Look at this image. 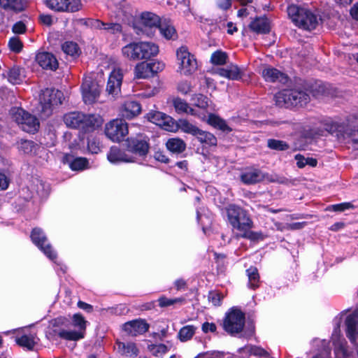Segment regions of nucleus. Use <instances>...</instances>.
Instances as JSON below:
<instances>
[{
  "instance_id": "5fc2aeb1",
  "label": "nucleus",
  "mask_w": 358,
  "mask_h": 358,
  "mask_svg": "<svg viewBox=\"0 0 358 358\" xmlns=\"http://www.w3.org/2000/svg\"><path fill=\"white\" fill-rule=\"evenodd\" d=\"M87 148L90 152L93 154H97L101 150V144L99 140L96 138H91L88 139Z\"/></svg>"
},
{
  "instance_id": "c9c22d12",
  "label": "nucleus",
  "mask_w": 358,
  "mask_h": 358,
  "mask_svg": "<svg viewBox=\"0 0 358 358\" xmlns=\"http://www.w3.org/2000/svg\"><path fill=\"white\" fill-rule=\"evenodd\" d=\"M178 127L185 133L192 134V136H196L198 133L199 128L196 126L190 123L188 120L185 119H180L178 123Z\"/></svg>"
},
{
  "instance_id": "4d7b16f0",
  "label": "nucleus",
  "mask_w": 358,
  "mask_h": 358,
  "mask_svg": "<svg viewBox=\"0 0 358 358\" xmlns=\"http://www.w3.org/2000/svg\"><path fill=\"white\" fill-rule=\"evenodd\" d=\"M355 208L354 205L350 202H345L332 206V209L334 211L343 212L348 209Z\"/></svg>"
},
{
  "instance_id": "ddd939ff",
  "label": "nucleus",
  "mask_w": 358,
  "mask_h": 358,
  "mask_svg": "<svg viewBox=\"0 0 358 358\" xmlns=\"http://www.w3.org/2000/svg\"><path fill=\"white\" fill-rule=\"evenodd\" d=\"M45 5L57 12H76L81 8L80 0H45Z\"/></svg>"
},
{
  "instance_id": "cd10ccee",
  "label": "nucleus",
  "mask_w": 358,
  "mask_h": 358,
  "mask_svg": "<svg viewBox=\"0 0 358 358\" xmlns=\"http://www.w3.org/2000/svg\"><path fill=\"white\" fill-rule=\"evenodd\" d=\"M161 34L168 40L172 39L174 40L177 38V33L176 29L173 25L170 22V21H167L166 20L163 21H160V25H159L158 28Z\"/></svg>"
},
{
  "instance_id": "2eb2a0df",
  "label": "nucleus",
  "mask_w": 358,
  "mask_h": 358,
  "mask_svg": "<svg viewBox=\"0 0 358 358\" xmlns=\"http://www.w3.org/2000/svg\"><path fill=\"white\" fill-rule=\"evenodd\" d=\"M126 148L129 152L139 156H145L149 150V144L147 141L139 137L128 138L126 141Z\"/></svg>"
},
{
  "instance_id": "4be33fe9",
  "label": "nucleus",
  "mask_w": 358,
  "mask_h": 358,
  "mask_svg": "<svg viewBox=\"0 0 358 358\" xmlns=\"http://www.w3.org/2000/svg\"><path fill=\"white\" fill-rule=\"evenodd\" d=\"M262 76L266 82L285 83L287 80V77L285 73L271 66L265 67L262 71Z\"/></svg>"
},
{
  "instance_id": "2f4dec72",
  "label": "nucleus",
  "mask_w": 358,
  "mask_h": 358,
  "mask_svg": "<svg viewBox=\"0 0 358 358\" xmlns=\"http://www.w3.org/2000/svg\"><path fill=\"white\" fill-rule=\"evenodd\" d=\"M166 145L169 150L175 153H181L185 151L186 148V144L183 140L178 138L169 139Z\"/></svg>"
},
{
  "instance_id": "a878e982",
  "label": "nucleus",
  "mask_w": 358,
  "mask_h": 358,
  "mask_svg": "<svg viewBox=\"0 0 358 358\" xmlns=\"http://www.w3.org/2000/svg\"><path fill=\"white\" fill-rule=\"evenodd\" d=\"M250 29L257 34H266L270 31L269 21L266 17H256L249 24Z\"/></svg>"
},
{
  "instance_id": "b1692460",
  "label": "nucleus",
  "mask_w": 358,
  "mask_h": 358,
  "mask_svg": "<svg viewBox=\"0 0 358 358\" xmlns=\"http://www.w3.org/2000/svg\"><path fill=\"white\" fill-rule=\"evenodd\" d=\"M215 73L229 80H237L241 78L242 73L238 66L231 64L226 68H217Z\"/></svg>"
},
{
  "instance_id": "e2e57ef3",
  "label": "nucleus",
  "mask_w": 358,
  "mask_h": 358,
  "mask_svg": "<svg viewBox=\"0 0 358 358\" xmlns=\"http://www.w3.org/2000/svg\"><path fill=\"white\" fill-rule=\"evenodd\" d=\"M123 348H124V353L125 354H131V355H137L138 350L134 343H128L127 345L124 344H122Z\"/></svg>"
},
{
  "instance_id": "412c9836",
  "label": "nucleus",
  "mask_w": 358,
  "mask_h": 358,
  "mask_svg": "<svg viewBox=\"0 0 358 358\" xmlns=\"http://www.w3.org/2000/svg\"><path fill=\"white\" fill-rule=\"evenodd\" d=\"M141 112V106L140 103L133 100L126 101L120 109L122 116L127 119H132L139 115Z\"/></svg>"
},
{
  "instance_id": "9b49d317",
  "label": "nucleus",
  "mask_w": 358,
  "mask_h": 358,
  "mask_svg": "<svg viewBox=\"0 0 358 358\" xmlns=\"http://www.w3.org/2000/svg\"><path fill=\"white\" fill-rule=\"evenodd\" d=\"M32 242L51 260L57 257L56 253L52 250V245L48 243L47 237L40 228L33 229L31 233Z\"/></svg>"
},
{
  "instance_id": "774afa93",
  "label": "nucleus",
  "mask_w": 358,
  "mask_h": 358,
  "mask_svg": "<svg viewBox=\"0 0 358 358\" xmlns=\"http://www.w3.org/2000/svg\"><path fill=\"white\" fill-rule=\"evenodd\" d=\"M154 158L161 162L168 163L169 158L161 151H157L154 154Z\"/></svg>"
},
{
  "instance_id": "a19ab883",
  "label": "nucleus",
  "mask_w": 358,
  "mask_h": 358,
  "mask_svg": "<svg viewBox=\"0 0 358 358\" xmlns=\"http://www.w3.org/2000/svg\"><path fill=\"white\" fill-rule=\"evenodd\" d=\"M8 80L13 85L20 83L22 81L21 69L17 66L10 68L8 72Z\"/></svg>"
},
{
  "instance_id": "864d4df0",
  "label": "nucleus",
  "mask_w": 358,
  "mask_h": 358,
  "mask_svg": "<svg viewBox=\"0 0 358 358\" xmlns=\"http://www.w3.org/2000/svg\"><path fill=\"white\" fill-rule=\"evenodd\" d=\"M223 298L224 296L220 292L216 291L210 292L208 296V301L215 306H220Z\"/></svg>"
},
{
  "instance_id": "338daca9",
  "label": "nucleus",
  "mask_w": 358,
  "mask_h": 358,
  "mask_svg": "<svg viewBox=\"0 0 358 358\" xmlns=\"http://www.w3.org/2000/svg\"><path fill=\"white\" fill-rule=\"evenodd\" d=\"M251 354L259 356V357H264L267 356L268 353L267 352L264 350L263 348H258V347H254L251 349Z\"/></svg>"
},
{
  "instance_id": "680f3d73",
  "label": "nucleus",
  "mask_w": 358,
  "mask_h": 358,
  "mask_svg": "<svg viewBox=\"0 0 358 358\" xmlns=\"http://www.w3.org/2000/svg\"><path fill=\"white\" fill-rule=\"evenodd\" d=\"M12 31L17 34H22L26 31V26L22 21L17 22L13 26Z\"/></svg>"
},
{
  "instance_id": "09e8293b",
  "label": "nucleus",
  "mask_w": 358,
  "mask_h": 358,
  "mask_svg": "<svg viewBox=\"0 0 358 358\" xmlns=\"http://www.w3.org/2000/svg\"><path fill=\"white\" fill-rule=\"evenodd\" d=\"M227 55L225 52L217 50L210 57V62L215 65H223L226 64Z\"/></svg>"
},
{
  "instance_id": "603ef678",
  "label": "nucleus",
  "mask_w": 358,
  "mask_h": 358,
  "mask_svg": "<svg viewBox=\"0 0 358 358\" xmlns=\"http://www.w3.org/2000/svg\"><path fill=\"white\" fill-rule=\"evenodd\" d=\"M8 47L11 51L18 53L22 50L23 44L18 37L14 36L10 38Z\"/></svg>"
},
{
  "instance_id": "bb28decb",
  "label": "nucleus",
  "mask_w": 358,
  "mask_h": 358,
  "mask_svg": "<svg viewBox=\"0 0 358 358\" xmlns=\"http://www.w3.org/2000/svg\"><path fill=\"white\" fill-rule=\"evenodd\" d=\"M343 136L353 149L358 150V124L348 126L344 130Z\"/></svg>"
},
{
  "instance_id": "052dcab7",
  "label": "nucleus",
  "mask_w": 358,
  "mask_h": 358,
  "mask_svg": "<svg viewBox=\"0 0 358 358\" xmlns=\"http://www.w3.org/2000/svg\"><path fill=\"white\" fill-rule=\"evenodd\" d=\"M179 92L184 94H187L192 91V85L187 81H182L178 85Z\"/></svg>"
},
{
  "instance_id": "de8ad7c7",
  "label": "nucleus",
  "mask_w": 358,
  "mask_h": 358,
  "mask_svg": "<svg viewBox=\"0 0 358 358\" xmlns=\"http://www.w3.org/2000/svg\"><path fill=\"white\" fill-rule=\"evenodd\" d=\"M192 101L194 106L202 109L207 108L209 103V99L208 97L201 94L194 95L192 98Z\"/></svg>"
},
{
  "instance_id": "a211bd4d",
  "label": "nucleus",
  "mask_w": 358,
  "mask_h": 358,
  "mask_svg": "<svg viewBox=\"0 0 358 358\" xmlns=\"http://www.w3.org/2000/svg\"><path fill=\"white\" fill-rule=\"evenodd\" d=\"M36 61L43 69L55 71L59 63L54 55L47 52H39L36 56Z\"/></svg>"
},
{
  "instance_id": "79ce46f5",
  "label": "nucleus",
  "mask_w": 358,
  "mask_h": 358,
  "mask_svg": "<svg viewBox=\"0 0 358 358\" xmlns=\"http://www.w3.org/2000/svg\"><path fill=\"white\" fill-rule=\"evenodd\" d=\"M196 327L193 325H187L180 329L178 332V338L181 341L189 340L195 333Z\"/></svg>"
},
{
  "instance_id": "f704fd0d",
  "label": "nucleus",
  "mask_w": 358,
  "mask_h": 358,
  "mask_svg": "<svg viewBox=\"0 0 358 358\" xmlns=\"http://www.w3.org/2000/svg\"><path fill=\"white\" fill-rule=\"evenodd\" d=\"M63 52L72 57L79 56L80 53V48L78 44L73 41H66L62 45Z\"/></svg>"
},
{
  "instance_id": "393cba45",
  "label": "nucleus",
  "mask_w": 358,
  "mask_h": 358,
  "mask_svg": "<svg viewBox=\"0 0 358 358\" xmlns=\"http://www.w3.org/2000/svg\"><path fill=\"white\" fill-rule=\"evenodd\" d=\"M0 7L6 11L20 13L26 8L25 0H0Z\"/></svg>"
},
{
  "instance_id": "37998d69",
  "label": "nucleus",
  "mask_w": 358,
  "mask_h": 358,
  "mask_svg": "<svg viewBox=\"0 0 358 358\" xmlns=\"http://www.w3.org/2000/svg\"><path fill=\"white\" fill-rule=\"evenodd\" d=\"M185 301L184 297H179L175 299H169L164 296H160L158 299L159 306L161 308H165L173 306L176 303L182 304Z\"/></svg>"
},
{
  "instance_id": "49530a36",
  "label": "nucleus",
  "mask_w": 358,
  "mask_h": 358,
  "mask_svg": "<svg viewBox=\"0 0 358 358\" xmlns=\"http://www.w3.org/2000/svg\"><path fill=\"white\" fill-rule=\"evenodd\" d=\"M87 321L80 314H74L73 316V326L78 328V332H83L85 336Z\"/></svg>"
},
{
  "instance_id": "5701e85b",
  "label": "nucleus",
  "mask_w": 358,
  "mask_h": 358,
  "mask_svg": "<svg viewBox=\"0 0 358 358\" xmlns=\"http://www.w3.org/2000/svg\"><path fill=\"white\" fill-rule=\"evenodd\" d=\"M62 162L69 165L73 171H83L87 168L88 160L85 157H74L71 155H65Z\"/></svg>"
},
{
  "instance_id": "ea45409f",
  "label": "nucleus",
  "mask_w": 358,
  "mask_h": 358,
  "mask_svg": "<svg viewBox=\"0 0 358 358\" xmlns=\"http://www.w3.org/2000/svg\"><path fill=\"white\" fill-rule=\"evenodd\" d=\"M17 343L28 350H32L36 344L34 337L32 335H22L17 338Z\"/></svg>"
},
{
  "instance_id": "e433bc0d",
  "label": "nucleus",
  "mask_w": 358,
  "mask_h": 358,
  "mask_svg": "<svg viewBox=\"0 0 358 358\" xmlns=\"http://www.w3.org/2000/svg\"><path fill=\"white\" fill-rule=\"evenodd\" d=\"M246 273L248 277L250 287L255 289L259 286V275L258 270L256 267L251 266L246 270Z\"/></svg>"
},
{
  "instance_id": "58836bf2",
  "label": "nucleus",
  "mask_w": 358,
  "mask_h": 358,
  "mask_svg": "<svg viewBox=\"0 0 358 358\" xmlns=\"http://www.w3.org/2000/svg\"><path fill=\"white\" fill-rule=\"evenodd\" d=\"M174 107L178 113H186L194 115V110L189 106L188 103L181 99L173 101Z\"/></svg>"
},
{
  "instance_id": "6e6552de",
  "label": "nucleus",
  "mask_w": 358,
  "mask_h": 358,
  "mask_svg": "<svg viewBox=\"0 0 358 358\" xmlns=\"http://www.w3.org/2000/svg\"><path fill=\"white\" fill-rule=\"evenodd\" d=\"M106 136L114 142H119L128 134L127 123L122 119H115L105 125Z\"/></svg>"
},
{
  "instance_id": "c85d7f7f",
  "label": "nucleus",
  "mask_w": 358,
  "mask_h": 358,
  "mask_svg": "<svg viewBox=\"0 0 358 358\" xmlns=\"http://www.w3.org/2000/svg\"><path fill=\"white\" fill-rule=\"evenodd\" d=\"M20 125H21L22 130L28 133H34L38 130L39 122L35 116L27 113V117H24Z\"/></svg>"
},
{
  "instance_id": "c756f323",
  "label": "nucleus",
  "mask_w": 358,
  "mask_h": 358,
  "mask_svg": "<svg viewBox=\"0 0 358 358\" xmlns=\"http://www.w3.org/2000/svg\"><path fill=\"white\" fill-rule=\"evenodd\" d=\"M134 76L138 79H146L153 77L149 62L138 63L134 68Z\"/></svg>"
},
{
  "instance_id": "6ab92c4d",
  "label": "nucleus",
  "mask_w": 358,
  "mask_h": 358,
  "mask_svg": "<svg viewBox=\"0 0 358 358\" xmlns=\"http://www.w3.org/2000/svg\"><path fill=\"white\" fill-rule=\"evenodd\" d=\"M160 17L151 12H143L138 20V24L144 31L157 29L160 25Z\"/></svg>"
},
{
  "instance_id": "9d476101",
  "label": "nucleus",
  "mask_w": 358,
  "mask_h": 358,
  "mask_svg": "<svg viewBox=\"0 0 358 358\" xmlns=\"http://www.w3.org/2000/svg\"><path fill=\"white\" fill-rule=\"evenodd\" d=\"M240 178L241 180L246 185H252L260 182L266 178L271 182H278L280 183H283L285 182V179L282 178L277 176L275 178H268V174H265L261 170L255 168L246 169L241 174Z\"/></svg>"
},
{
  "instance_id": "4468645a",
  "label": "nucleus",
  "mask_w": 358,
  "mask_h": 358,
  "mask_svg": "<svg viewBox=\"0 0 358 358\" xmlns=\"http://www.w3.org/2000/svg\"><path fill=\"white\" fill-rule=\"evenodd\" d=\"M147 118L150 122L166 131H172L176 128V124L173 119L162 112L150 111L147 114Z\"/></svg>"
},
{
  "instance_id": "a18cd8bd",
  "label": "nucleus",
  "mask_w": 358,
  "mask_h": 358,
  "mask_svg": "<svg viewBox=\"0 0 358 358\" xmlns=\"http://www.w3.org/2000/svg\"><path fill=\"white\" fill-rule=\"evenodd\" d=\"M267 146L271 150L279 151L286 150L289 148V145L285 141L273 138L267 141Z\"/></svg>"
},
{
  "instance_id": "72a5a7b5",
  "label": "nucleus",
  "mask_w": 358,
  "mask_h": 358,
  "mask_svg": "<svg viewBox=\"0 0 358 358\" xmlns=\"http://www.w3.org/2000/svg\"><path fill=\"white\" fill-rule=\"evenodd\" d=\"M38 146L31 141L21 140L18 144L20 152L26 155H34L36 153Z\"/></svg>"
},
{
  "instance_id": "39448f33",
  "label": "nucleus",
  "mask_w": 358,
  "mask_h": 358,
  "mask_svg": "<svg viewBox=\"0 0 358 358\" xmlns=\"http://www.w3.org/2000/svg\"><path fill=\"white\" fill-rule=\"evenodd\" d=\"M287 13L292 22L299 28L310 31L318 24V17L311 10L292 4L287 7Z\"/></svg>"
},
{
  "instance_id": "0e129e2a",
  "label": "nucleus",
  "mask_w": 358,
  "mask_h": 358,
  "mask_svg": "<svg viewBox=\"0 0 358 358\" xmlns=\"http://www.w3.org/2000/svg\"><path fill=\"white\" fill-rule=\"evenodd\" d=\"M204 333L215 332L216 331V325L214 323L204 322L201 327Z\"/></svg>"
},
{
  "instance_id": "7c9ffc66",
  "label": "nucleus",
  "mask_w": 358,
  "mask_h": 358,
  "mask_svg": "<svg viewBox=\"0 0 358 358\" xmlns=\"http://www.w3.org/2000/svg\"><path fill=\"white\" fill-rule=\"evenodd\" d=\"M197 140L203 145L208 146H216L217 138L211 133L203 131L199 129L198 133L195 136Z\"/></svg>"
},
{
  "instance_id": "c03bdc74",
  "label": "nucleus",
  "mask_w": 358,
  "mask_h": 358,
  "mask_svg": "<svg viewBox=\"0 0 358 358\" xmlns=\"http://www.w3.org/2000/svg\"><path fill=\"white\" fill-rule=\"evenodd\" d=\"M295 159L296 160V164L299 168H303L306 165H309L312 167H315L317 166V161L316 159L312 157H304L301 155H296L295 156Z\"/></svg>"
},
{
  "instance_id": "dca6fc26",
  "label": "nucleus",
  "mask_w": 358,
  "mask_h": 358,
  "mask_svg": "<svg viewBox=\"0 0 358 358\" xmlns=\"http://www.w3.org/2000/svg\"><path fill=\"white\" fill-rule=\"evenodd\" d=\"M122 80V73L120 70H114L109 76L106 92L112 98L115 99L120 94V87Z\"/></svg>"
},
{
  "instance_id": "4c0bfd02",
  "label": "nucleus",
  "mask_w": 358,
  "mask_h": 358,
  "mask_svg": "<svg viewBox=\"0 0 358 358\" xmlns=\"http://www.w3.org/2000/svg\"><path fill=\"white\" fill-rule=\"evenodd\" d=\"M58 336L63 339L67 341H78L84 338L83 332H78V331H69V330H61L58 332Z\"/></svg>"
},
{
  "instance_id": "f257e3e1",
  "label": "nucleus",
  "mask_w": 358,
  "mask_h": 358,
  "mask_svg": "<svg viewBox=\"0 0 358 358\" xmlns=\"http://www.w3.org/2000/svg\"><path fill=\"white\" fill-rule=\"evenodd\" d=\"M227 221L233 229L240 232L238 236L256 240L259 234L251 231L254 224L247 210L236 204H229L225 208Z\"/></svg>"
},
{
  "instance_id": "7ed1b4c3",
  "label": "nucleus",
  "mask_w": 358,
  "mask_h": 358,
  "mask_svg": "<svg viewBox=\"0 0 358 358\" xmlns=\"http://www.w3.org/2000/svg\"><path fill=\"white\" fill-rule=\"evenodd\" d=\"M158 52V46L151 42L130 43L122 48L123 56L130 61L150 59Z\"/></svg>"
},
{
  "instance_id": "20e7f679",
  "label": "nucleus",
  "mask_w": 358,
  "mask_h": 358,
  "mask_svg": "<svg viewBox=\"0 0 358 358\" xmlns=\"http://www.w3.org/2000/svg\"><path fill=\"white\" fill-rule=\"evenodd\" d=\"M274 99L280 107L303 106L310 101V94L300 88L285 89L276 93Z\"/></svg>"
},
{
  "instance_id": "13d9d810",
  "label": "nucleus",
  "mask_w": 358,
  "mask_h": 358,
  "mask_svg": "<svg viewBox=\"0 0 358 358\" xmlns=\"http://www.w3.org/2000/svg\"><path fill=\"white\" fill-rule=\"evenodd\" d=\"M115 34L122 31V25L119 23H106L105 29Z\"/></svg>"
},
{
  "instance_id": "f8f14e48",
  "label": "nucleus",
  "mask_w": 358,
  "mask_h": 358,
  "mask_svg": "<svg viewBox=\"0 0 358 358\" xmlns=\"http://www.w3.org/2000/svg\"><path fill=\"white\" fill-rule=\"evenodd\" d=\"M83 99L87 104L94 103L99 96L100 87L91 78H85L81 86Z\"/></svg>"
},
{
  "instance_id": "69168bd1",
  "label": "nucleus",
  "mask_w": 358,
  "mask_h": 358,
  "mask_svg": "<svg viewBox=\"0 0 358 358\" xmlns=\"http://www.w3.org/2000/svg\"><path fill=\"white\" fill-rule=\"evenodd\" d=\"M217 5L222 10H228L231 6V0H217Z\"/></svg>"
},
{
  "instance_id": "473e14b6",
  "label": "nucleus",
  "mask_w": 358,
  "mask_h": 358,
  "mask_svg": "<svg viewBox=\"0 0 358 358\" xmlns=\"http://www.w3.org/2000/svg\"><path fill=\"white\" fill-rule=\"evenodd\" d=\"M207 122L215 128H217L223 131L229 132L231 131V129L227 124L225 121L215 114H209Z\"/></svg>"
},
{
  "instance_id": "8fccbe9b",
  "label": "nucleus",
  "mask_w": 358,
  "mask_h": 358,
  "mask_svg": "<svg viewBox=\"0 0 358 358\" xmlns=\"http://www.w3.org/2000/svg\"><path fill=\"white\" fill-rule=\"evenodd\" d=\"M327 88L326 85L322 83H315L310 86V93L315 97H320L327 93Z\"/></svg>"
},
{
  "instance_id": "f3484780",
  "label": "nucleus",
  "mask_w": 358,
  "mask_h": 358,
  "mask_svg": "<svg viewBox=\"0 0 358 358\" xmlns=\"http://www.w3.org/2000/svg\"><path fill=\"white\" fill-rule=\"evenodd\" d=\"M107 159L112 164L133 163L136 162V158L134 156L129 155L126 151L117 146L110 148L107 154Z\"/></svg>"
},
{
  "instance_id": "bf43d9fd",
  "label": "nucleus",
  "mask_w": 358,
  "mask_h": 358,
  "mask_svg": "<svg viewBox=\"0 0 358 358\" xmlns=\"http://www.w3.org/2000/svg\"><path fill=\"white\" fill-rule=\"evenodd\" d=\"M167 350V347L164 344L155 345L152 348V354L157 357L165 354Z\"/></svg>"
},
{
  "instance_id": "6e6d98bb",
  "label": "nucleus",
  "mask_w": 358,
  "mask_h": 358,
  "mask_svg": "<svg viewBox=\"0 0 358 358\" xmlns=\"http://www.w3.org/2000/svg\"><path fill=\"white\" fill-rule=\"evenodd\" d=\"M149 64L153 76H155L157 73L163 71L165 67V64L158 60L149 62Z\"/></svg>"
},
{
  "instance_id": "423d86ee",
  "label": "nucleus",
  "mask_w": 358,
  "mask_h": 358,
  "mask_svg": "<svg viewBox=\"0 0 358 358\" xmlns=\"http://www.w3.org/2000/svg\"><path fill=\"white\" fill-rule=\"evenodd\" d=\"M63 93L55 89H45L40 94L39 103L41 107L42 117H49L52 112V107L62 103Z\"/></svg>"
},
{
  "instance_id": "f03ea898",
  "label": "nucleus",
  "mask_w": 358,
  "mask_h": 358,
  "mask_svg": "<svg viewBox=\"0 0 358 358\" xmlns=\"http://www.w3.org/2000/svg\"><path fill=\"white\" fill-rule=\"evenodd\" d=\"M64 122L68 127L79 129L84 132L94 130L102 124L101 116L94 114H84L80 112H71L64 116Z\"/></svg>"
},
{
  "instance_id": "3c124183",
  "label": "nucleus",
  "mask_w": 358,
  "mask_h": 358,
  "mask_svg": "<svg viewBox=\"0 0 358 358\" xmlns=\"http://www.w3.org/2000/svg\"><path fill=\"white\" fill-rule=\"evenodd\" d=\"M12 119L18 124L22 122L24 117H27V112L21 108H13L10 111Z\"/></svg>"
},
{
  "instance_id": "aec40b11",
  "label": "nucleus",
  "mask_w": 358,
  "mask_h": 358,
  "mask_svg": "<svg viewBox=\"0 0 358 358\" xmlns=\"http://www.w3.org/2000/svg\"><path fill=\"white\" fill-rule=\"evenodd\" d=\"M149 325L143 320H135L126 322L123 325V329L129 335L136 336L146 332Z\"/></svg>"
},
{
  "instance_id": "1a4fd4ad",
  "label": "nucleus",
  "mask_w": 358,
  "mask_h": 358,
  "mask_svg": "<svg viewBox=\"0 0 358 358\" xmlns=\"http://www.w3.org/2000/svg\"><path fill=\"white\" fill-rule=\"evenodd\" d=\"M245 325V315L238 310H232L229 313L223 324L224 329L233 335L242 331Z\"/></svg>"
},
{
  "instance_id": "0eeeda50",
  "label": "nucleus",
  "mask_w": 358,
  "mask_h": 358,
  "mask_svg": "<svg viewBox=\"0 0 358 358\" xmlns=\"http://www.w3.org/2000/svg\"><path fill=\"white\" fill-rule=\"evenodd\" d=\"M178 71L183 75H190L197 69V62L194 56L191 54L187 48L181 46L176 51Z\"/></svg>"
}]
</instances>
